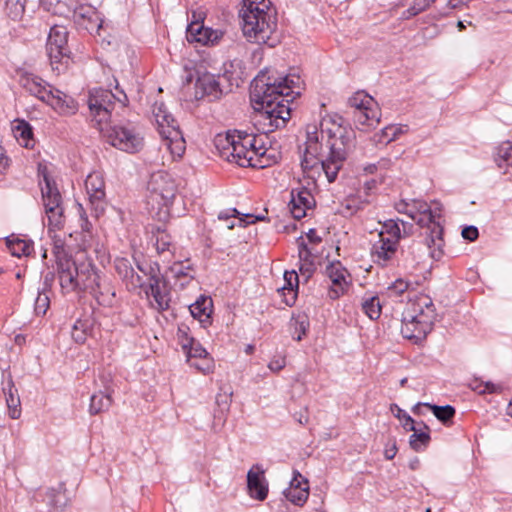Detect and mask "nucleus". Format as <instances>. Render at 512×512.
Masks as SVG:
<instances>
[{
    "label": "nucleus",
    "mask_w": 512,
    "mask_h": 512,
    "mask_svg": "<svg viewBox=\"0 0 512 512\" xmlns=\"http://www.w3.org/2000/svg\"><path fill=\"white\" fill-rule=\"evenodd\" d=\"M300 77L286 75L274 77L258 75L253 80L252 95L263 110L261 117L264 125H268L267 132L283 128L291 117L290 104L296 96L300 95Z\"/></svg>",
    "instance_id": "obj_1"
},
{
    "label": "nucleus",
    "mask_w": 512,
    "mask_h": 512,
    "mask_svg": "<svg viewBox=\"0 0 512 512\" xmlns=\"http://www.w3.org/2000/svg\"><path fill=\"white\" fill-rule=\"evenodd\" d=\"M305 149L301 159V166L304 171L311 170L320 164L329 183H333L338 176L344 161L347 158V151L343 137L336 138L328 131V140L326 147L328 155H323V145L321 140L324 136V130L319 133L316 126H308L306 133Z\"/></svg>",
    "instance_id": "obj_2"
},
{
    "label": "nucleus",
    "mask_w": 512,
    "mask_h": 512,
    "mask_svg": "<svg viewBox=\"0 0 512 512\" xmlns=\"http://www.w3.org/2000/svg\"><path fill=\"white\" fill-rule=\"evenodd\" d=\"M276 15L270 0H243L240 10L243 35L250 42L274 47L277 42L273 38L277 27Z\"/></svg>",
    "instance_id": "obj_3"
},
{
    "label": "nucleus",
    "mask_w": 512,
    "mask_h": 512,
    "mask_svg": "<svg viewBox=\"0 0 512 512\" xmlns=\"http://www.w3.org/2000/svg\"><path fill=\"white\" fill-rule=\"evenodd\" d=\"M255 134L242 130L228 131L225 135H217L215 146L221 157L235 162L241 167L255 166V150L253 143Z\"/></svg>",
    "instance_id": "obj_4"
},
{
    "label": "nucleus",
    "mask_w": 512,
    "mask_h": 512,
    "mask_svg": "<svg viewBox=\"0 0 512 512\" xmlns=\"http://www.w3.org/2000/svg\"><path fill=\"white\" fill-rule=\"evenodd\" d=\"M58 278L64 293L94 290L101 280L91 261L73 259L60 263Z\"/></svg>",
    "instance_id": "obj_5"
},
{
    "label": "nucleus",
    "mask_w": 512,
    "mask_h": 512,
    "mask_svg": "<svg viewBox=\"0 0 512 512\" xmlns=\"http://www.w3.org/2000/svg\"><path fill=\"white\" fill-rule=\"evenodd\" d=\"M436 317L432 300L428 296L421 297L413 304V313L404 316L401 333L407 339L421 340L432 330Z\"/></svg>",
    "instance_id": "obj_6"
},
{
    "label": "nucleus",
    "mask_w": 512,
    "mask_h": 512,
    "mask_svg": "<svg viewBox=\"0 0 512 512\" xmlns=\"http://www.w3.org/2000/svg\"><path fill=\"white\" fill-rule=\"evenodd\" d=\"M99 131L107 143L126 153H137L144 146L140 128L131 121L115 123L106 128L100 127Z\"/></svg>",
    "instance_id": "obj_7"
},
{
    "label": "nucleus",
    "mask_w": 512,
    "mask_h": 512,
    "mask_svg": "<svg viewBox=\"0 0 512 512\" xmlns=\"http://www.w3.org/2000/svg\"><path fill=\"white\" fill-rule=\"evenodd\" d=\"M122 97H116L110 90L102 88H94L89 92L87 105L90 111V118L93 126L103 127L102 124L107 122L110 117L112 110L114 109L115 99L126 105L128 101L127 95L124 91H120Z\"/></svg>",
    "instance_id": "obj_8"
},
{
    "label": "nucleus",
    "mask_w": 512,
    "mask_h": 512,
    "mask_svg": "<svg viewBox=\"0 0 512 512\" xmlns=\"http://www.w3.org/2000/svg\"><path fill=\"white\" fill-rule=\"evenodd\" d=\"M44 185L40 182L42 200L45 207V213L48 218L49 229L60 230L64 226V208L62 206V196L56 186L55 181L43 172Z\"/></svg>",
    "instance_id": "obj_9"
},
{
    "label": "nucleus",
    "mask_w": 512,
    "mask_h": 512,
    "mask_svg": "<svg viewBox=\"0 0 512 512\" xmlns=\"http://www.w3.org/2000/svg\"><path fill=\"white\" fill-rule=\"evenodd\" d=\"M67 42V28L63 25H53L48 35L46 49L53 70L58 72L61 71L59 65L67 66L70 60L71 51Z\"/></svg>",
    "instance_id": "obj_10"
},
{
    "label": "nucleus",
    "mask_w": 512,
    "mask_h": 512,
    "mask_svg": "<svg viewBox=\"0 0 512 512\" xmlns=\"http://www.w3.org/2000/svg\"><path fill=\"white\" fill-rule=\"evenodd\" d=\"M148 203L157 204L159 208L169 207L176 196L177 188L172 178L166 173L153 174L148 183Z\"/></svg>",
    "instance_id": "obj_11"
},
{
    "label": "nucleus",
    "mask_w": 512,
    "mask_h": 512,
    "mask_svg": "<svg viewBox=\"0 0 512 512\" xmlns=\"http://www.w3.org/2000/svg\"><path fill=\"white\" fill-rule=\"evenodd\" d=\"M223 80H227L226 75L210 73L198 75L195 82V99L200 100L204 97H209L211 101L219 99L224 93Z\"/></svg>",
    "instance_id": "obj_12"
},
{
    "label": "nucleus",
    "mask_w": 512,
    "mask_h": 512,
    "mask_svg": "<svg viewBox=\"0 0 512 512\" xmlns=\"http://www.w3.org/2000/svg\"><path fill=\"white\" fill-rule=\"evenodd\" d=\"M71 13L74 23L79 29L85 30L91 35H100L103 20L92 6L79 5L75 7Z\"/></svg>",
    "instance_id": "obj_13"
},
{
    "label": "nucleus",
    "mask_w": 512,
    "mask_h": 512,
    "mask_svg": "<svg viewBox=\"0 0 512 512\" xmlns=\"http://www.w3.org/2000/svg\"><path fill=\"white\" fill-rule=\"evenodd\" d=\"M89 202L96 217L105 211V183L99 173H91L85 181Z\"/></svg>",
    "instance_id": "obj_14"
},
{
    "label": "nucleus",
    "mask_w": 512,
    "mask_h": 512,
    "mask_svg": "<svg viewBox=\"0 0 512 512\" xmlns=\"http://www.w3.org/2000/svg\"><path fill=\"white\" fill-rule=\"evenodd\" d=\"M325 273L331 280L328 296L330 299L336 300L347 292L350 283L347 281L346 275L349 274L340 261L330 262L326 266Z\"/></svg>",
    "instance_id": "obj_15"
},
{
    "label": "nucleus",
    "mask_w": 512,
    "mask_h": 512,
    "mask_svg": "<svg viewBox=\"0 0 512 512\" xmlns=\"http://www.w3.org/2000/svg\"><path fill=\"white\" fill-rule=\"evenodd\" d=\"M224 32L219 29L205 27L203 21L195 19L187 27L189 42H199L203 45H216L223 38Z\"/></svg>",
    "instance_id": "obj_16"
},
{
    "label": "nucleus",
    "mask_w": 512,
    "mask_h": 512,
    "mask_svg": "<svg viewBox=\"0 0 512 512\" xmlns=\"http://www.w3.org/2000/svg\"><path fill=\"white\" fill-rule=\"evenodd\" d=\"M186 355V361L191 366L202 372L208 374L212 371V360L209 358V353L196 339H190V343L186 349H183Z\"/></svg>",
    "instance_id": "obj_17"
},
{
    "label": "nucleus",
    "mask_w": 512,
    "mask_h": 512,
    "mask_svg": "<svg viewBox=\"0 0 512 512\" xmlns=\"http://www.w3.org/2000/svg\"><path fill=\"white\" fill-rule=\"evenodd\" d=\"M147 297H152L153 302L151 306L159 312H163L169 309L171 302V291L169 288L168 280L165 278L163 281H157L152 283H145L141 287Z\"/></svg>",
    "instance_id": "obj_18"
},
{
    "label": "nucleus",
    "mask_w": 512,
    "mask_h": 512,
    "mask_svg": "<svg viewBox=\"0 0 512 512\" xmlns=\"http://www.w3.org/2000/svg\"><path fill=\"white\" fill-rule=\"evenodd\" d=\"M399 242L379 233V240L371 248V257L377 265L386 267L394 259L398 251Z\"/></svg>",
    "instance_id": "obj_19"
},
{
    "label": "nucleus",
    "mask_w": 512,
    "mask_h": 512,
    "mask_svg": "<svg viewBox=\"0 0 512 512\" xmlns=\"http://www.w3.org/2000/svg\"><path fill=\"white\" fill-rule=\"evenodd\" d=\"M283 494L294 505L303 506L309 497L308 480L298 470H294L289 487L283 491Z\"/></svg>",
    "instance_id": "obj_20"
},
{
    "label": "nucleus",
    "mask_w": 512,
    "mask_h": 512,
    "mask_svg": "<svg viewBox=\"0 0 512 512\" xmlns=\"http://www.w3.org/2000/svg\"><path fill=\"white\" fill-rule=\"evenodd\" d=\"M261 465L255 464L247 473V488L249 495L259 501H263L268 495V481Z\"/></svg>",
    "instance_id": "obj_21"
},
{
    "label": "nucleus",
    "mask_w": 512,
    "mask_h": 512,
    "mask_svg": "<svg viewBox=\"0 0 512 512\" xmlns=\"http://www.w3.org/2000/svg\"><path fill=\"white\" fill-rule=\"evenodd\" d=\"M19 83L27 92L43 102L48 103L54 97V92L47 89L43 84L44 81L32 73H22L19 78Z\"/></svg>",
    "instance_id": "obj_22"
},
{
    "label": "nucleus",
    "mask_w": 512,
    "mask_h": 512,
    "mask_svg": "<svg viewBox=\"0 0 512 512\" xmlns=\"http://www.w3.org/2000/svg\"><path fill=\"white\" fill-rule=\"evenodd\" d=\"M189 311L194 319L199 320L202 326L206 327L208 324H211L213 301L210 297L201 295L189 306Z\"/></svg>",
    "instance_id": "obj_23"
},
{
    "label": "nucleus",
    "mask_w": 512,
    "mask_h": 512,
    "mask_svg": "<svg viewBox=\"0 0 512 512\" xmlns=\"http://www.w3.org/2000/svg\"><path fill=\"white\" fill-rule=\"evenodd\" d=\"M425 244L421 241L411 240L409 244L400 246V262L406 268L415 267L419 262Z\"/></svg>",
    "instance_id": "obj_24"
},
{
    "label": "nucleus",
    "mask_w": 512,
    "mask_h": 512,
    "mask_svg": "<svg viewBox=\"0 0 512 512\" xmlns=\"http://www.w3.org/2000/svg\"><path fill=\"white\" fill-rule=\"evenodd\" d=\"M112 393L113 389L110 386H105L104 390L94 392L90 397V415H97L108 411L113 402Z\"/></svg>",
    "instance_id": "obj_25"
},
{
    "label": "nucleus",
    "mask_w": 512,
    "mask_h": 512,
    "mask_svg": "<svg viewBox=\"0 0 512 512\" xmlns=\"http://www.w3.org/2000/svg\"><path fill=\"white\" fill-rule=\"evenodd\" d=\"M352 117L358 128L359 126L367 129L376 128L380 122L381 112L378 104L374 101V106L370 105V110H355L352 112Z\"/></svg>",
    "instance_id": "obj_26"
},
{
    "label": "nucleus",
    "mask_w": 512,
    "mask_h": 512,
    "mask_svg": "<svg viewBox=\"0 0 512 512\" xmlns=\"http://www.w3.org/2000/svg\"><path fill=\"white\" fill-rule=\"evenodd\" d=\"M138 270L147 277L148 283L163 281L166 277L161 273L157 261L147 259L144 256L134 257Z\"/></svg>",
    "instance_id": "obj_27"
},
{
    "label": "nucleus",
    "mask_w": 512,
    "mask_h": 512,
    "mask_svg": "<svg viewBox=\"0 0 512 512\" xmlns=\"http://www.w3.org/2000/svg\"><path fill=\"white\" fill-rule=\"evenodd\" d=\"M115 270L117 274L126 281L127 284H131L133 287H143L144 282L142 277L135 273L130 261L127 258H117L114 262Z\"/></svg>",
    "instance_id": "obj_28"
},
{
    "label": "nucleus",
    "mask_w": 512,
    "mask_h": 512,
    "mask_svg": "<svg viewBox=\"0 0 512 512\" xmlns=\"http://www.w3.org/2000/svg\"><path fill=\"white\" fill-rule=\"evenodd\" d=\"M267 130L264 131L261 135L255 134V140L251 141L253 143V150H255V166L259 168H265L270 166L275 162L274 158L268 154V149L266 148L265 138H267Z\"/></svg>",
    "instance_id": "obj_29"
},
{
    "label": "nucleus",
    "mask_w": 512,
    "mask_h": 512,
    "mask_svg": "<svg viewBox=\"0 0 512 512\" xmlns=\"http://www.w3.org/2000/svg\"><path fill=\"white\" fill-rule=\"evenodd\" d=\"M3 392L5 394L6 403L9 411V416L12 419H18L21 415L20 409V397L18 395V390L15 388L13 379L11 374L8 375V380L6 386L3 387Z\"/></svg>",
    "instance_id": "obj_30"
},
{
    "label": "nucleus",
    "mask_w": 512,
    "mask_h": 512,
    "mask_svg": "<svg viewBox=\"0 0 512 512\" xmlns=\"http://www.w3.org/2000/svg\"><path fill=\"white\" fill-rule=\"evenodd\" d=\"M284 286L282 287L285 296V304L293 306L296 302L299 287V276L295 270L285 271L284 273Z\"/></svg>",
    "instance_id": "obj_31"
},
{
    "label": "nucleus",
    "mask_w": 512,
    "mask_h": 512,
    "mask_svg": "<svg viewBox=\"0 0 512 512\" xmlns=\"http://www.w3.org/2000/svg\"><path fill=\"white\" fill-rule=\"evenodd\" d=\"M419 425H421L424 430L417 429L414 425V430L411 431L413 433L409 437V445L411 449L416 452L424 451L431 441L429 426L424 422H420Z\"/></svg>",
    "instance_id": "obj_32"
},
{
    "label": "nucleus",
    "mask_w": 512,
    "mask_h": 512,
    "mask_svg": "<svg viewBox=\"0 0 512 512\" xmlns=\"http://www.w3.org/2000/svg\"><path fill=\"white\" fill-rule=\"evenodd\" d=\"M93 328L94 320L91 317L79 318L73 324L71 337L76 343L83 344L91 335Z\"/></svg>",
    "instance_id": "obj_33"
},
{
    "label": "nucleus",
    "mask_w": 512,
    "mask_h": 512,
    "mask_svg": "<svg viewBox=\"0 0 512 512\" xmlns=\"http://www.w3.org/2000/svg\"><path fill=\"white\" fill-rule=\"evenodd\" d=\"M6 245L11 254L16 257L29 256L34 250L31 240H23L13 235L6 238Z\"/></svg>",
    "instance_id": "obj_34"
},
{
    "label": "nucleus",
    "mask_w": 512,
    "mask_h": 512,
    "mask_svg": "<svg viewBox=\"0 0 512 512\" xmlns=\"http://www.w3.org/2000/svg\"><path fill=\"white\" fill-rule=\"evenodd\" d=\"M443 231L440 222L435 221L425 232V246L429 249L432 248V246L435 247V250L438 249L439 255L441 254V247L443 245Z\"/></svg>",
    "instance_id": "obj_35"
},
{
    "label": "nucleus",
    "mask_w": 512,
    "mask_h": 512,
    "mask_svg": "<svg viewBox=\"0 0 512 512\" xmlns=\"http://www.w3.org/2000/svg\"><path fill=\"white\" fill-rule=\"evenodd\" d=\"M424 405L430 409L434 416L444 425H449L456 413L455 408L451 405L439 406L431 403H425Z\"/></svg>",
    "instance_id": "obj_36"
},
{
    "label": "nucleus",
    "mask_w": 512,
    "mask_h": 512,
    "mask_svg": "<svg viewBox=\"0 0 512 512\" xmlns=\"http://www.w3.org/2000/svg\"><path fill=\"white\" fill-rule=\"evenodd\" d=\"M494 159L499 168L512 166V144L509 141L501 143L494 153Z\"/></svg>",
    "instance_id": "obj_37"
},
{
    "label": "nucleus",
    "mask_w": 512,
    "mask_h": 512,
    "mask_svg": "<svg viewBox=\"0 0 512 512\" xmlns=\"http://www.w3.org/2000/svg\"><path fill=\"white\" fill-rule=\"evenodd\" d=\"M374 101L367 93L358 91L348 99V105L352 113L355 110H370V105L374 106Z\"/></svg>",
    "instance_id": "obj_38"
},
{
    "label": "nucleus",
    "mask_w": 512,
    "mask_h": 512,
    "mask_svg": "<svg viewBox=\"0 0 512 512\" xmlns=\"http://www.w3.org/2000/svg\"><path fill=\"white\" fill-rule=\"evenodd\" d=\"M48 103L68 113H74L76 111L74 99L59 90L55 91L54 97Z\"/></svg>",
    "instance_id": "obj_39"
},
{
    "label": "nucleus",
    "mask_w": 512,
    "mask_h": 512,
    "mask_svg": "<svg viewBox=\"0 0 512 512\" xmlns=\"http://www.w3.org/2000/svg\"><path fill=\"white\" fill-rule=\"evenodd\" d=\"M96 299L100 305H112L115 292L111 290L108 285L102 286L101 280H99V286L95 287L94 290H87Z\"/></svg>",
    "instance_id": "obj_40"
},
{
    "label": "nucleus",
    "mask_w": 512,
    "mask_h": 512,
    "mask_svg": "<svg viewBox=\"0 0 512 512\" xmlns=\"http://www.w3.org/2000/svg\"><path fill=\"white\" fill-rule=\"evenodd\" d=\"M40 5L48 12L59 16H68L72 9L63 0H39Z\"/></svg>",
    "instance_id": "obj_41"
},
{
    "label": "nucleus",
    "mask_w": 512,
    "mask_h": 512,
    "mask_svg": "<svg viewBox=\"0 0 512 512\" xmlns=\"http://www.w3.org/2000/svg\"><path fill=\"white\" fill-rule=\"evenodd\" d=\"M291 203L303 206L304 208L311 209L315 205V199L310 191L303 187L297 192L291 191Z\"/></svg>",
    "instance_id": "obj_42"
},
{
    "label": "nucleus",
    "mask_w": 512,
    "mask_h": 512,
    "mask_svg": "<svg viewBox=\"0 0 512 512\" xmlns=\"http://www.w3.org/2000/svg\"><path fill=\"white\" fill-rule=\"evenodd\" d=\"M291 327L294 329L293 339L296 341H301L309 329V321L307 316L299 315L297 317H293L291 320Z\"/></svg>",
    "instance_id": "obj_43"
},
{
    "label": "nucleus",
    "mask_w": 512,
    "mask_h": 512,
    "mask_svg": "<svg viewBox=\"0 0 512 512\" xmlns=\"http://www.w3.org/2000/svg\"><path fill=\"white\" fill-rule=\"evenodd\" d=\"M363 312L371 319L377 320L381 315V304L377 296H372L362 302Z\"/></svg>",
    "instance_id": "obj_44"
},
{
    "label": "nucleus",
    "mask_w": 512,
    "mask_h": 512,
    "mask_svg": "<svg viewBox=\"0 0 512 512\" xmlns=\"http://www.w3.org/2000/svg\"><path fill=\"white\" fill-rule=\"evenodd\" d=\"M27 0H6L5 9L12 20H19L25 12Z\"/></svg>",
    "instance_id": "obj_45"
},
{
    "label": "nucleus",
    "mask_w": 512,
    "mask_h": 512,
    "mask_svg": "<svg viewBox=\"0 0 512 512\" xmlns=\"http://www.w3.org/2000/svg\"><path fill=\"white\" fill-rule=\"evenodd\" d=\"M380 233H383L386 237L392 238L395 242H399L402 239L399 222L393 219H388L383 223Z\"/></svg>",
    "instance_id": "obj_46"
},
{
    "label": "nucleus",
    "mask_w": 512,
    "mask_h": 512,
    "mask_svg": "<svg viewBox=\"0 0 512 512\" xmlns=\"http://www.w3.org/2000/svg\"><path fill=\"white\" fill-rule=\"evenodd\" d=\"M15 133L17 139H22L24 141V146L29 147L30 141L33 140V128L31 125L28 122L20 121L15 127Z\"/></svg>",
    "instance_id": "obj_47"
},
{
    "label": "nucleus",
    "mask_w": 512,
    "mask_h": 512,
    "mask_svg": "<svg viewBox=\"0 0 512 512\" xmlns=\"http://www.w3.org/2000/svg\"><path fill=\"white\" fill-rule=\"evenodd\" d=\"M53 253L56 258L57 274H59L60 263L64 261H72V258L66 253L64 241L60 238L54 240Z\"/></svg>",
    "instance_id": "obj_48"
},
{
    "label": "nucleus",
    "mask_w": 512,
    "mask_h": 512,
    "mask_svg": "<svg viewBox=\"0 0 512 512\" xmlns=\"http://www.w3.org/2000/svg\"><path fill=\"white\" fill-rule=\"evenodd\" d=\"M400 133H402L400 127L388 125L381 130V134L378 136V142L388 144L395 140Z\"/></svg>",
    "instance_id": "obj_49"
},
{
    "label": "nucleus",
    "mask_w": 512,
    "mask_h": 512,
    "mask_svg": "<svg viewBox=\"0 0 512 512\" xmlns=\"http://www.w3.org/2000/svg\"><path fill=\"white\" fill-rule=\"evenodd\" d=\"M391 410H392V412H394V410H396L395 416L398 419L403 420L402 426L406 431L414 430L415 421L413 420V418L410 415H408L406 413V411L401 409L397 404H392Z\"/></svg>",
    "instance_id": "obj_50"
},
{
    "label": "nucleus",
    "mask_w": 512,
    "mask_h": 512,
    "mask_svg": "<svg viewBox=\"0 0 512 512\" xmlns=\"http://www.w3.org/2000/svg\"><path fill=\"white\" fill-rule=\"evenodd\" d=\"M50 307V298L46 292H39L34 304L35 313L40 315H45L47 310Z\"/></svg>",
    "instance_id": "obj_51"
},
{
    "label": "nucleus",
    "mask_w": 512,
    "mask_h": 512,
    "mask_svg": "<svg viewBox=\"0 0 512 512\" xmlns=\"http://www.w3.org/2000/svg\"><path fill=\"white\" fill-rule=\"evenodd\" d=\"M414 220L418 225L427 230L436 221V215L432 212L431 208H425L424 211L418 213Z\"/></svg>",
    "instance_id": "obj_52"
},
{
    "label": "nucleus",
    "mask_w": 512,
    "mask_h": 512,
    "mask_svg": "<svg viewBox=\"0 0 512 512\" xmlns=\"http://www.w3.org/2000/svg\"><path fill=\"white\" fill-rule=\"evenodd\" d=\"M409 282L399 278L395 280L390 286H388L387 291L389 297L392 296H401L404 292H406L409 288Z\"/></svg>",
    "instance_id": "obj_53"
},
{
    "label": "nucleus",
    "mask_w": 512,
    "mask_h": 512,
    "mask_svg": "<svg viewBox=\"0 0 512 512\" xmlns=\"http://www.w3.org/2000/svg\"><path fill=\"white\" fill-rule=\"evenodd\" d=\"M156 250L159 254L169 251L171 246L170 236L164 231H159L156 236Z\"/></svg>",
    "instance_id": "obj_54"
},
{
    "label": "nucleus",
    "mask_w": 512,
    "mask_h": 512,
    "mask_svg": "<svg viewBox=\"0 0 512 512\" xmlns=\"http://www.w3.org/2000/svg\"><path fill=\"white\" fill-rule=\"evenodd\" d=\"M177 337L179 339V343L182 349L187 348V345L190 343V339H195L194 337L189 335V327L184 324L178 327Z\"/></svg>",
    "instance_id": "obj_55"
},
{
    "label": "nucleus",
    "mask_w": 512,
    "mask_h": 512,
    "mask_svg": "<svg viewBox=\"0 0 512 512\" xmlns=\"http://www.w3.org/2000/svg\"><path fill=\"white\" fill-rule=\"evenodd\" d=\"M297 244H298V250H299L298 254H299L300 261L308 262L309 258L312 256V253L302 236H300L297 239Z\"/></svg>",
    "instance_id": "obj_56"
},
{
    "label": "nucleus",
    "mask_w": 512,
    "mask_h": 512,
    "mask_svg": "<svg viewBox=\"0 0 512 512\" xmlns=\"http://www.w3.org/2000/svg\"><path fill=\"white\" fill-rule=\"evenodd\" d=\"M58 494V491L54 488H49L46 491V498L48 499V504L53 508L64 506V503H61L58 500Z\"/></svg>",
    "instance_id": "obj_57"
},
{
    "label": "nucleus",
    "mask_w": 512,
    "mask_h": 512,
    "mask_svg": "<svg viewBox=\"0 0 512 512\" xmlns=\"http://www.w3.org/2000/svg\"><path fill=\"white\" fill-rule=\"evenodd\" d=\"M232 392L229 394H218L216 396V404L219 406L221 411H228L230 407Z\"/></svg>",
    "instance_id": "obj_58"
},
{
    "label": "nucleus",
    "mask_w": 512,
    "mask_h": 512,
    "mask_svg": "<svg viewBox=\"0 0 512 512\" xmlns=\"http://www.w3.org/2000/svg\"><path fill=\"white\" fill-rule=\"evenodd\" d=\"M462 237L468 241H475L479 236V231L476 226H465L462 229Z\"/></svg>",
    "instance_id": "obj_59"
},
{
    "label": "nucleus",
    "mask_w": 512,
    "mask_h": 512,
    "mask_svg": "<svg viewBox=\"0 0 512 512\" xmlns=\"http://www.w3.org/2000/svg\"><path fill=\"white\" fill-rule=\"evenodd\" d=\"M289 208H290V212H291L293 218L297 219V220H300L303 217H305L306 211L308 210L307 208H304L303 206L297 205L295 203H291V201L289 202Z\"/></svg>",
    "instance_id": "obj_60"
},
{
    "label": "nucleus",
    "mask_w": 512,
    "mask_h": 512,
    "mask_svg": "<svg viewBox=\"0 0 512 512\" xmlns=\"http://www.w3.org/2000/svg\"><path fill=\"white\" fill-rule=\"evenodd\" d=\"M503 389L502 384H496L491 381H485L484 383V394H501Z\"/></svg>",
    "instance_id": "obj_61"
},
{
    "label": "nucleus",
    "mask_w": 512,
    "mask_h": 512,
    "mask_svg": "<svg viewBox=\"0 0 512 512\" xmlns=\"http://www.w3.org/2000/svg\"><path fill=\"white\" fill-rule=\"evenodd\" d=\"M436 0H414L412 4V10L420 14L421 12L428 9Z\"/></svg>",
    "instance_id": "obj_62"
},
{
    "label": "nucleus",
    "mask_w": 512,
    "mask_h": 512,
    "mask_svg": "<svg viewBox=\"0 0 512 512\" xmlns=\"http://www.w3.org/2000/svg\"><path fill=\"white\" fill-rule=\"evenodd\" d=\"M261 220H264V216H255L253 214H245L243 217L239 218L240 225L242 226H246Z\"/></svg>",
    "instance_id": "obj_63"
},
{
    "label": "nucleus",
    "mask_w": 512,
    "mask_h": 512,
    "mask_svg": "<svg viewBox=\"0 0 512 512\" xmlns=\"http://www.w3.org/2000/svg\"><path fill=\"white\" fill-rule=\"evenodd\" d=\"M397 451H398V448H397V445H396V440H395V439H392V444H391V446L386 445V447H385V450H384V457H385L387 460H392V459H394V457L396 456Z\"/></svg>",
    "instance_id": "obj_64"
}]
</instances>
